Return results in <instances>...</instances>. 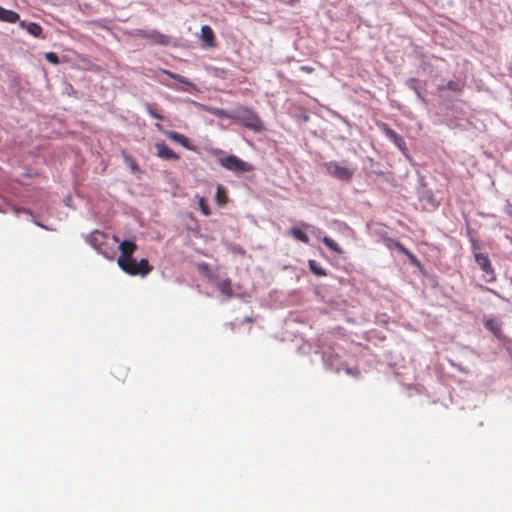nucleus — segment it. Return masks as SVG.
<instances>
[{"mask_svg": "<svg viewBox=\"0 0 512 512\" xmlns=\"http://www.w3.org/2000/svg\"><path fill=\"white\" fill-rule=\"evenodd\" d=\"M145 109L152 118L157 119V120L164 119V117L157 111V109L152 104L146 103Z\"/></svg>", "mask_w": 512, "mask_h": 512, "instance_id": "23", "label": "nucleus"}, {"mask_svg": "<svg viewBox=\"0 0 512 512\" xmlns=\"http://www.w3.org/2000/svg\"><path fill=\"white\" fill-rule=\"evenodd\" d=\"M418 84H419V81L416 78H411L408 80V86L415 91V93L417 94V96L419 98L423 99V97L421 96V92L419 90Z\"/></svg>", "mask_w": 512, "mask_h": 512, "instance_id": "25", "label": "nucleus"}, {"mask_svg": "<svg viewBox=\"0 0 512 512\" xmlns=\"http://www.w3.org/2000/svg\"><path fill=\"white\" fill-rule=\"evenodd\" d=\"M122 155H123L124 162L126 163V165L129 166L131 171L133 173L139 172L140 169H139L138 164L135 162V160L126 152H123Z\"/></svg>", "mask_w": 512, "mask_h": 512, "instance_id": "21", "label": "nucleus"}, {"mask_svg": "<svg viewBox=\"0 0 512 512\" xmlns=\"http://www.w3.org/2000/svg\"><path fill=\"white\" fill-rule=\"evenodd\" d=\"M200 40L205 47L212 48L216 46L215 34L209 25L201 27Z\"/></svg>", "mask_w": 512, "mask_h": 512, "instance_id": "9", "label": "nucleus"}, {"mask_svg": "<svg viewBox=\"0 0 512 512\" xmlns=\"http://www.w3.org/2000/svg\"><path fill=\"white\" fill-rule=\"evenodd\" d=\"M139 35L153 44L167 46L170 43V38L157 30L140 31Z\"/></svg>", "mask_w": 512, "mask_h": 512, "instance_id": "7", "label": "nucleus"}, {"mask_svg": "<svg viewBox=\"0 0 512 512\" xmlns=\"http://www.w3.org/2000/svg\"><path fill=\"white\" fill-rule=\"evenodd\" d=\"M163 74L168 75L170 78L175 79L179 81L180 83L184 84L186 87L183 89L186 92L196 91V86L191 81H189L186 77L173 73L169 70H162Z\"/></svg>", "mask_w": 512, "mask_h": 512, "instance_id": "12", "label": "nucleus"}, {"mask_svg": "<svg viewBox=\"0 0 512 512\" xmlns=\"http://www.w3.org/2000/svg\"><path fill=\"white\" fill-rule=\"evenodd\" d=\"M230 120L241 124L255 132H259L264 129L262 120L252 109L247 107L241 106L236 108V110L232 112Z\"/></svg>", "mask_w": 512, "mask_h": 512, "instance_id": "1", "label": "nucleus"}, {"mask_svg": "<svg viewBox=\"0 0 512 512\" xmlns=\"http://www.w3.org/2000/svg\"><path fill=\"white\" fill-rule=\"evenodd\" d=\"M45 58L48 62H50L52 64H58L60 62L58 55L54 52L46 53Z\"/></svg>", "mask_w": 512, "mask_h": 512, "instance_id": "27", "label": "nucleus"}, {"mask_svg": "<svg viewBox=\"0 0 512 512\" xmlns=\"http://www.w3.org/2000/svg\"><path fill=\"white\" fill-rule=\"evenodd\" d=\"M166 136L169 139L179 143L183 147H185L187 149H192L191 146L189 145V139L186 136H184V135H182V134H180L178 132H175V131H168V132H166Z\"/></svg>", "mask_w": 512, "mask_h": 512, "instance_id": "17", "label": "nucleus"}, {"mask_svg": "<svg viewBox=\"0 0 512 512\" xmlns=\"http://www.w3.org/2000/svg\"><path fill=\"white\" fill-rule=\"evenodd\" d=\"M106 235L104 233L95 231L89 236V243L102 255H104L108 259H113L114 254L108 252L103 248L104 240L106 239Z\"/></svg>", "mask_w": 512, "mask_h": 512, "instance_id": "6", "label": "nucleus"}, {"mask_svg": "<svg viewBox=\"0 0 512 512\" xmlns=\"http://www.w3.org/2000/svg\"><path fill=\"white\" fill-rule=\"evenodd\" d=\"M113 239L115 242H118V238L116 236H113Z\"/></svg>", "mask_w": 512, "mask_h": 512, "instance_id": "36", "label": "nucleus"}, {"mask_svg": "<svg viewBox=\"0 0 512 512\" xmlns=\"http://www.w3.org/2000/svg\"><path fill=\"white\" fill-rule=\"evenodd\" d=\"M207 111L209 113L213 114L214 116L219 117V118H228V119H230V116H232V112L229 113L226 110L221 109V108L208 107Z\"/></svg>", "mask_w": 512, "mask_h": 512, "instance_id": "20", "label": "nucleus"}, {"mask_svg": "<svg viewBox=\"0 0 512 512\" xmlns=\"http://www.w3.org/2000/svg\"><path fill=\"white\" fill-rule=\"evenodd\" d=\"M155 148L157 150L156 155L165 160H178L179 156L171 150L164 141L157 142L155 144Z\"/></svg>", "mask_w": 512, "mask_h": 512, "instance_id": "10", "label": "nucleus"}, {"mask_svg": "<svg viewBox=\"0 0 512 512\" xmlns=\"http://www.w3.org/2000/svg\"><path fill=\"white\" fill-rule=\"evenodd\" d=\"M326 172L341 181H350L354 176V169L342 166L336 161H330L324 164Z\"/></svg>", "mask_w": 512, "mask_h": 512, "instance_id": "4", "label": "nucleus"}, {"mask_svg": "<svg viewBox=\"0 0 512 512\" xmlns=\"http://www.w3.org/2000/svg\"><path fill=\"white\" fill-rule=\"evenodd\" d=\"M217 289L223 296H225L226 299L231 298L233 295L232 283L231 280L229 279H224L220 281L217 284Z\"/></svg>", "mask_w": 512, "mask_h": 512, "instance_id": "16", "label": "nucleus"}, {"mask_svg": "<svg viewBox=\"0 0 512 512\" xmlns=\"http://www.w3.org/2000/svg\"><path fill=\"white\" fill-rule=\"evenodd\" d=\"M216 198L220 205L225 203V196H223V190L221 186H218Z\"/></svg>", "mask_w": 512, "mask_h": 512, "instance_id": "29", "label": "nucleus"}, {"mask_svg": "<svg viewBox=\"0 0 512 512\" xmlns=\"http://www.w3.org/2000/svg\"><path fill=\"white\" fill-rule=\"evenodd\" d=\"M116 373L118 374L116 377L120 380V381H125L126 379V376H127V369L124 368V367H118L116 369Z\"/></svg>", "mask_w": 512, "mask_h": 512, "instance_id": "28", "label": "nucleus"}, {"mask_svg": "<svg viewBox=\"0 0 512 512\" xmlns=\"http://www.w3.org/2000/svg\"><path fill=\"white\" fill-rule=\"evenodd\" d=\"M395 247L403 254H409V250L404 247L400 242H396L395 243Z\"/></svg>", "mask_w": 512, "mask_h": 512, "instance_id": "32", "label": "nucleus"}, {"mask_svg": "<svg viewBox=\"0 0 512 512\" xmlns=\"http://www.w3.org/2000/svg\"><path fill=\"white\" fill-rule=\"evenodd\" d=\"M300 70H301L302 72H305V73H308V74H310V73L314 72V68H313V67H311V66H307V65H303V66H301V67H300Z\"/></svg>", "mask_w": 512, "mask_h": 512, "instance_id": "33", "label": "nucleus"}, {"mask_svg": "<svg viewBox=\"0 0 512 512\" xmlns=\"http://www.w3.org/2000/svg\"><path fill=\"white\" fill-rule=\"evenodd\" d=\"M198 204H199V208H200L201 212L205 216H209L211 214L209 205L207 204L204 197H199Z\"/></svg>", "mask_w": 512, "mask_h": 512, "instance_id": "24", "label": "nucleus"}, {"mask_svg": "<svg viewBox=\"0 0 512 512\" xmlns=\"http://www.w3.org/2000/svg\"><path fill=\"white\" fill-rule=\"evenodd\" d=\"M19 26L22 29H25L29 34H31L34 37H42L43 29L42 27L35 22L26 23V21H20Z\"/></svg>", "mask_w": 512, "mask_h": 512, "instance_id": "13", "label": "nucleus"}, {"mask_svg": "<svg viewBox=\"0 0 512 512\" xmlns=\"http://www.w3.org/2000/svg\"><path fill=\"white\" fill-rule=\"evenodd\" d=\"M345 372L348 374V375H351V376H354V377H358L360 375V371L357 367H354V368H346L345 369Z\"/></svg>", "mask_w": 512, "mask_h": 512, "instance_id": "30", "label": "nucleus"}, {"mask_svg": "<svg viewBox=\"0 0 512 512\" xmlns=\"http://www.w3.org/2000/svg\"><path fill=\"white\" fill-rule=\"evenodd\" d=\"M484 326L487 330H489L495 337L501 338L502 336V329L501 324L492 318L486 319L484 321Z\"/></svg>", "mask_w": 512, "mask_h": 512, "instance_id": "15", "label": "nucleus"}, {"mask_svg": "<svg viewBox=\"0 0 512 512\" xmlns=\"http://www.w3.org/2000/svg\"><path fill=\"white\" fill-rule=\"evenodd\" d=\"M322 242L332 251H334L338 254L342 253V249L340 248V246L330 237H327V236L323 237Z\"/></svg>", "mask_w": 512, "mask_h": 512, "instance_id": "22", "label": "nucleus"}, {"mask_svg": "<svg viewBox=\"0 0 512 512\" xmlns=\"http://www.w3.org/2000/svg\"><path fill=\"white\" fill-rule=\"evenodd\" d=\"M294 0H291L290 2L292 3Z\"/></svg>", "mask_w": 512, "mask_h": 512, "instance_id": "37", "label": "nucleus"}, {"mask_svg": "<svg viewBox=\"0 0 512 512\" xmlns=\"http://www.w3.org/2000/svg\"><path fill=\"white\" fill-rule=\"evenodd\" d=\"M406 256H408V258L410 259V261H411L412 263H418L417 258H416V257H415V255H414V254H412L410 251H409V254H406Z\"/></svg>", "mask_w": 512, "mask_h": 512, "instance_id": "35", "label": "nucleus"}, {"mask_svg": "<svg viewBox=\"0 0 512 512\" xmlns=\"http://www.w3.org/2000/svg\"><path fill=\"white\" fill-rule=\"evenodd\" d=\"M446 89L454 92H459L462 90V85L455 81H449L446 85Z\"/></svg>", "mask_w": 512, "mask_h": 512, "instance_id": "26", "label": "nucleus"}, {"mask_svg": "<svg viewBox=\"0 0 512 512\" xmlns=\"http://www.w3.org/2000/svg\"><path fill=\"white\" fill-rule=\"evenodd\" d=\"M212 154L218 157L219 164L226 170L234 173H246L253 171V166L235 155L223 156L224 152L221 149H214Z\"/></svg>", "mask_w": 512, "mask_h": 512, "instance_id": "2", "label": "nucleus"}, {"mask_svg": "<svg viewBox=\"0 0 512 512\" xmlns=\"http://www.w3.org/2000/svg\"><path fill=\"white\" fill-rule=\"evenodd\" d=\"M117 264L125 273L131 276L140 275L144 277L153 270V267L145 258L141 259L140 261H137L134 257H132L131 259L122 261Z\"/></svg>", "mask_w": 512, "mask_h": 512, "instance_id": "3", "label": "nucleus"}, {"mask_svg": "<svg viewBox=\"0 0 512 512\" xmlns=\"http://www.w3.org/2000/svg\"><path fill=\"white\" fill-rule=\"evenodd\" d=\"M120 255L117 263L131 259L134 252L137 250V244L130 240H124L119 244Z\"/></svg>", "mask_w": 512, "mask_h": 512, "instance_id": "8", "label": "nucleus"}, {"mask_svg": "<svg viewBox=\"0 0 512 512\" xmlns=\"http://www.w3.org/2000/svg\"><path fill=\"white\" fill-rule=\"evenodd\" d=\"M309 268L313 274L319 277L326 276L327 273L325 269H323L315 260H309L308 261Z\"/></svg>", "mask_w": 512, "mask_h": 512, "instance_id": "18", "label": "nucleus"}, {"mask_svg": "<svg viewBox=\"0 0 512 512\" xmlns=\"http://www.w3.org/2000/svg\"><path fill=\"white\" fill-rule=\"evenodd\" d=\"M406 256H408V258L410 259V261H411L412 263H418L417 258H416V257H415V255H414V254H412L410 251H409V254H406Z\"/></svg>", "mask_w": 512, "mask_h": 512, "instance_id": "34", "label": "nucleus"}, {"mask_svg": "<svg viewBox=\"0 0 512 512\" xmlns=\"http://www.w3.org/2000/svg\"><path fill=\"white\" fill-rule=\"evenodd\" d=\"M20 15L13 11L6 9L0 5V21L6 22V23H16L19 21Z\"/></svg>", "mask_w": 512, "mask_h": 512, "instance_id": "14", "label": "nucleus"}, {"mask_svg": "<svg viewBox=\"0 0 512 512\" xmlns=\"http://www.w3.org/2000/svg\"><path fill=\"white\" fill-rule=\"evenodd\" d=\"M381 129L385 133V135L394 142V144L399 148L403 149L405 147V141L396 131L391 129L386 123H382L380 125Z\"/></svg>", "mask_w": 512, "mask_h": 512, "instance_id": "11", "label": "nucleus"}, {"mask_svg": "<svg viewBox=\"0 0 512 512\" xmlns=\"http://www.w3.org/2000/svg\"><path fill=\"white\" fill-rule=\"evenodd\" d=\"M475 262L478 264L480 269L489 276L488 281L495 280V271L492 267L491 261L486 254L481 252H475Z\"/></svg>", "mask_w": 512, "mask_h": 512, "instance_id": "5", "label": "nucleus"}, {"mask_svg": "<svg viewBox=\"0 0 512 512\" xmlns=\"http://www.w3.org/2000/svg\"><path fill=\"white\" fill-rule=\"evenodd\" d=\"M470 241H471V247L473 250V254L475 255V252H479V242L474 238H471Z\"/></svg>", "mask_w": 512, "mask_h": 512, "instance_id": "31", "label": "nucleus"}, {"mask_svg": "<svg viewBox=\"0 0 512 512\" xmlns=\"http://www.w3.org/2000/svg\"><path fill=\"white\" fill-rule=\"evenodd\" d=\"M290 234L300 242H303L305 244L309 243L308 235L299 228H292L290 230Z\"/></svg>", "mask_w": 512, "mask_h": 512, "instance_id": "19", "label": "nucleus"}]
</instances>
